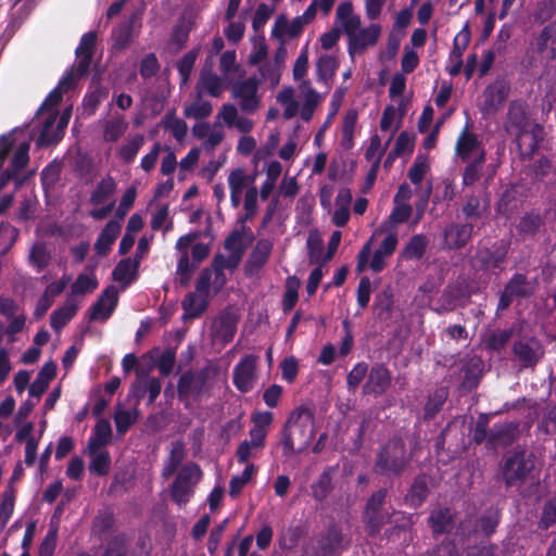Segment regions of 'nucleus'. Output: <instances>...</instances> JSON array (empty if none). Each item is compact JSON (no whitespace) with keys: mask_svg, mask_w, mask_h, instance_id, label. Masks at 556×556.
<instances>
[{"mask_svg":"<svg viewBox=\"0 0 556 556\" xmlns=\"http://www.w3.org/2000/svg\"><path fill=\"white\" fill-rule=\"evenodd\" d=\"M315 435V408L313 405H301L288 417L280 432L279 444L282 456L291 457L301 453L311 444Z\"/></svg>","mask_w":556,"mask_h":556,"instance_id":"f257e3e1","label":"nucleus"},{"mask_svg":"<svg viewBox=\"0 0 556 556\" xmlns=\"http://www.w3.org/2000/svg\"><path fill=\"white\" fill-rule=\"evenodd\" d=\"M414 454L407 448L402 437L393 435L379 446L372 470L376 475L387 478H399L409 467Z\"/></svg>","mask_w":556,"mask_h":556,"instance_id":"f03ea898","label":"nucleus"},{"mask_svg":"<svg viewBox=\"0 0 556 556\" xmlns=\"http://www.w3.org/2000/svg\"><path fill=\"white\" fill-rule=\"evenodd\" d=\"M534 469V458L525 450H516L505 457L502 466L503 480L507 488L522 485Z\"/></svg>","mask_w":556,"mask_h":556,"instance_id":"7ed1b4c3","label":"nucleus"},{"mask_svg":"<svg viewBox=\"0 0 556 556\" xmlns=\"http://www.w3.org/2000/svg\"><path fill=\"white\" fill-rule=\"evenodd\" d=\"M202 476L200 466L188 463L180 468L170 485V498L178 506H185L194 494V486Z\"/></svg>","mask_w":556,"mask_h":556,"instance_id":"20e7f679","label":"nucleus"},{"mask_svg":"<svg viewBox=\"0 0 556 556\" xmlns=\"http://www.w3.org/2000/svg\"><path fill=\"white\" fill-rule=\"evenodd\" d=\"M511 352L520 369H534L544 358L545 348L535 337H527L513 343Z\"/></svg>","mask_w":556,"mask_h":556,"instance_id":"39448f33","label":"nucleus"},{"mask_svg":"<svg viewBox=\"0 0 556 556\" xmlns=\"http://www.w3.org/2000/svg\"><path fill=\"white\" fill-rule=\"evenodd\" d=\"M508 254V244L504 241L495 242L491 248H478L473 262L482 271L502 270Z\"/></svg>","mask_w":556,"mask_h":556,"instance_id":"423d86ee","label":"nucleus"},{"mask_svg":"<svg viewBox=\"0 0 556 556\" xmlns=\"http://www.w3.org/2000/svg\"><path fill=\"white\" fill-rule=\"evenodd\" d=\"M200 236V232L193 231L178 238L175 249L180 253L177 262L176 275L179 285L184 288L189 287L192 279V268L190 266L189 248Z\"/></svg>","mask_w":556,"mask_h":556,"instance_id":"0eeeda50","label":"nucleus"},{"mask_svg":"<svg viewBox=\"0 0 556 556\" xmlns=\"http://www.w3.org/2000/svg\"><path fill=\"white\" fill-rule=\"evenodd\" d=\"M258 86L260 80L255 76L239 80L232 86V97L239 99L242 112L252 114L257 110L260 105Z\"/></svg>","mask_w":556,"mask_h":556,"instance_id":"6e6552de","label":"nucleus"},{"mask_svg":"<svg viewBox=\"0 0 556 556\" xmlns=\"http://www.w3.org/2000/svg\"><path fill=\"white\" fill-rule=\"evenodd\" d=\"M520 434V424L518 421H505L494 424L489 430L486 448H505L516 442Z\"/></svg>","mask_w":556,"mask_h":556,"instance_id":"1a4fd4ad","label":"nucleus"},{"mask_svg":"<svg viewBox=\"0 0 556 556\" xmlns=\"http://www.w3.org/2000/svg\"><path fill=\"white\" fill-rule=\"evenodd\" d=\"M257 359L254 354L244 355L233 368L232 382L241 393H248L254 387Z\"/></svg>","mask_w":556,"mask_h":556,"instance_id":"9d476101","label":"nucleus"},{"mask_svg":"<svg viewBox=\"0 0 556 556\" xmlns=\"http://www.w3.org/2000/svg\"><path fill=\"white\" fill-rule=\"evenodd\" d=\"M532 293L530 283L525 274L516 273L511 276L500 295L496 311L507 309L516 298H528Z\"/></svg>","mask_w":556,"mask_h":556,"instance_id":"9b49d317","label":"nucleus"},{"mask_svg":"<svg viewBox=\"0 0 556 556\" xmlns=\"http://www.w3.org/2000/svg\"><path fill=\"white\" fill-rule=\"evenodd\" d=\"M390 525L392 527L386 530L384 536L393 543L407 546L412 541L413 515L393 511L390 516Z\"/></svg>","mask_w":556,"mask_h":556,"instance_id":"f8f14e48","label":"nucleus"},{"mask_svg":"<svg viewBox=\"0 0 556 556\" xmlns=\"http://www.w3.org/2000/svg\"><path fill=\"white\" fill-rule=\"evenodd\" d=\"M210 378V367L206 366L194 374L192 370L185 371L178 380L177 392L180 400L188 399L190 394L199 396Z\"/></svg>","mask_w":556,"mask_h":556,"instance_id":"ddd939ff","label":"nucleus"},{"mask_svg":"<svg viewBox=\"0 0 556 556\" xmlns=\"http://www.w3.org/2000/svg\"><path fill=\"white\" fill-rule=\"evenodd\" d=\"M118 303V291L115 286H108L89 308L90 320L105 321L113 314Z\"/></svg>","mask_w":556,"mask_h":556,"instance_id":"4468645a","label":"nucleus"},{"mask_svg":"<svg viewBox=\"0 0 556 556\" xmlns=\"http://www.w3.org/2000/svg\"><path fill=\"white\" fill-rule=\"evenodd\" d=\"M273 251V242L269 239H260L256 241L248 260L244 264V274L247 277H254L260 274L268 262Z\"/></svg>","mask_w":556,"mask_h":556,"instance_id":"2eb2a0df","label":"nucleus"},{"mask_svg":"<svg viewBox=\"0 0 556 556\" xmlns=\"http://www.w3.org/2000/svg\"><path fill=\"white\" fill-rule=\"evenodd\" d=\"M391 381L392 377L388 367L384 364H375L370 368L367 381L363 386V393L380 396L388 391Z\"/></svg>","mask_w":556,"mask_h":556,"instance_id":"dca6fc26","label":"nucleus"},{"mask_svg":"<svg viewBox=\"0 0 556 556\" xmlns=\"http://www.w3.org/2000/svg\"><path fill=\"white\" fill-rule=\"evenodd\" d=\"M343 534L341 528L336 525H329L317 539L316 556H336L342 548Z\"/></svg>","mask_w":556,"mask_h":556,"instance_id":"f3484780","label":"nucleus"},{"mask_svg":"<svg viewBox=\"0 0 556 556\" xmlns=\"http://www.w3.org/2000/svg\"><path fill=\"white\" fill-rule=\"evenodd\" d=\"M515 137L520 153L526 157H532L544 140V127L535 123Z\"/></svg>","mask_w":556,"mask_h":556,"instance_id":"a211bd4d","label":"nucleus"},{"mask_svg":"<svg viewBox=\"0 0 556 556\" xmlns=\"http://www.w3.org/2000/svg\"><path fill=\"white\" fill-rule=\"evenodd\" d=\"M472 233L471 223H452L443 230L444 242L450 250H460L471 240Z\"/></svg>","mask_w":556,"mask_h":556,"instance_id":"6ab92c4d","label":"nucleus"},{"mask_svg":"<svg viewBox=\"0 0 556 556\" xmlns=\"http://www.w3.org/2000/svg\"><path fill=\"white\" fill-rule=\"evenodd\" d=\"M380 33L381 27L378 24H371L366 28L359 29L349 39V54L353 58L356 53H363L367 47L377 43Z\"/></svg>","mask_w":556,"mask_h":556,"instance_id":"aec40b11","label":"nucleus"},{"mask_svg":"<svg viewBox=\"0 0 556 556\" xmlns=\"http://www.w3.org/2000/svg\"><path fill=\"white\" fill-rule=\"evenodd\" d=\"M505 128L507 132L515 136L529 128V117L523 103L511 102L509 104Z\"/></svg>","mask_w":556,"mask_h":556,"instance_id":"412c9836","label":"nucleus"},{"mask_svg":"<svg viewBox=\"0 0 556 556\" xmlns=\"http://www.w3.org/2000/svg\"><path fill=\"white\" fill-rule=\"evenodd\" d=\"M122 225L119 220L111 219L101 230L94 243V251L100 256H105L110 253L113 243L119 236Z\"/></svg>","mask_w":556,"mask_h":556,"instance_id":"4be33fe9","label":"nucleus"},{"mask_svg":"<svg viewBox=\"0 0 556 556\" xmlns=\"http://www.w3.org/2000/svg\"><path fill=\"white\" fill-rule=\"evenodd\" d=\"M428 525L434 535L450 533L454 527V515L448 507H439L430 511Z\"/></svg>","mask_w":556,"mask_h":556,"instance_id":"5701e85b","label":"nucleus"},{"mask_svg":"<svg viewBox=\"0 0 556 556\" xmlns=\"http://www.w3.org/2000/svg\"><path fill=\"white\" fill-rule=\"evenodd\" d=\"M536 53L543 55L549 61L556 60V26L548 24L542 28L535 38Z\"/></svg>","mask_w":556,"mask_h":556,"instance_id":"b1692460","label":"nucleus"},{"mask_svg":"<svg viewBox=\"0 0 556 556\" xmlns=\"http://www.w3.org/2000/svg\"><path fill=\"white\" fill-rule=\"evenodd\" d=\"M429 493V477L425 473L418 475L405 495V502L409 506L418 508L425 503Z\"/></svg>","mask_w":556,"mask_h":556,"instance_id":"393cba45","label":"nucleus"},{"mask_svg":"<svg viewBox=\"0 0 556 556\" xmlns=\"http://www.w3.org/2000/svg\"><path fill=\"white\" fill-rule=\"evenodd\" d=\"M181 307L184 320L200 318L208 307V298L199 295L197 292H189L185 295Z\"/></svg>","mask_w":556,"mask_h":556,"instance_id":"a878e982","label":"nucleus"},{"mask_svg":"<svg viewBox=\"0 0 556 556\" xmlns=\"http://www.w3.org/2000/svg\"><path fill=\"white\" fill-rule=\"evenodd\" d=\"M509 93V87L504 81H495L489 85L483 91L484 108L489 111H496L504 104Z\"/></svg>","mask_w":556,"mask_h":556,"instance_id":"bb28decb","label":"nucleus"},{"mask_svg":"<svg viewBox=\"0 0 556 556\" xmlns=\"http://www.w3.org/2000/svg\"><path fill=\"white\" fill-rule=\"evenodd\" d=\"M501 522V511L497 508L490 507L485 509L475 521L473 531L481 533L484 538H490L496 532Z\"/></svg>","mask_w":556,"mask_h":556,"instance_id":"cd10ccee","label":"nucleus"},{"mask_svg":"<svg viewBox=\"0 0 556 556\" xmlns=\"http://www.w3.org/2000/svg\"><path fill=\"white\" fill-rule=\"evenodd\" d=\"M238 319L231 313L225 312L219 315L214 326V337L223 344L232 341L237 331Z\"/></svg>","mask_w":556,"mask_h":556,"instance_id":"c85d7f7f","label":"nucleus"},{"mask_svg":"<svg viewBox=\"0 0 556 556\" xmlns=\"http://www.w3.org/2000/svg\"><path fill=\"white\" fill-rule=\"evenodd\" d=\"M78 304L73 298H68L65 303L54 309L50 316V326L54 331L62 330L71 319L76 315Z\"/></svg>","mask_w":556,"mask_h":556,"instance_id":"c756f323","label":"nucleus"},{"mask_svg":"<svg viewBox=\"0 0 556 556\" xmlns=\"http://www.w3.org/2000/svg\"><path fill=\"white\" fill-rule=\"evenodd\" d=\"M483 363L478 357H472L462 366V388L468 391L476 389L482 377Z\"/></svg>","mask_w":556,"mask_h":556,"instance_id":"7c9ffc66","label":"nucleus"},{"mask_svg":"<svg viewBox=\"0 0 556 556\" xmlns=\"http://www.w3.org/2000/svg\"><path fill=\"white\" fill-rule=\"evenodd\" d=\"M371 307L377 319L381 321L389 320L394 307V294L391 288L378 292Z\"/></svg>","mask_w":556,"mask_h":556,"instance_id":"2f4dec72","label":"nucleus"},{"mask_svg":"<svg viewBox=\"0 0 556 556\" xmlns=\"http://www.w3.org/2000/svg\"><path fill=\"white\" fill-rule=\"evenodd\" d=\"M139 261L131 257L122 258L112 271V278L116 282L129 285L138 278Z\"/></svg>","mask_w":556,"mask_h":556,"instance_id":"473e14b6","label":"nucleus"},{"mask_svg":"<svg viewBox=\"0 0 556 556\" xmlns=\"http://www.w3.org/2000/svg\"><path fill=\"white\" fill-rule=\"evenodd\" d=\"M514 336V328L494 329L482 336L484 349L490 352H500Z\"/></svg>","mask_w":556,"mask_h":556,"instance_id":"72a5a7b5","label":"nucleus"},{"mask_svg":"<svg viewBox=\"0 0 556 556\" xmlns=\"http://www.w3.org/2000/svg\"><path fill=\"white\" fill-rule=\"evenodd\" d=\"M447 397L448 389L446 387L437 388L430 393L424 406V419L432 420L441 412Z\"/></svg>","mask_w":556,"mask_h":556,"instance_id":"f704fd0d","label":"nucleus"},{"mask_svg":"<svg viewBox=\"0 0 556 556\" xmlns=\"http://www.w3.org/2000/svg\"><path fill=\"white\" fill-rule=\"evenodd\" d=\"M480 142L477 135L469 132L467 127H465L457 138L455 151L463 162H467L471 154L478 150Z\"/></svg>","mask_w":556,"mask_h":556,"instance_id":"c9c22d12","label":"nucleus"},{"mask_svg":"<svg viewBox=\"0 0 556 556\" xmlns=\"http://www.w3.org/2000/svg\"><path fill=\"white\" fill-rule=\"evenodd\" d=\"M185 444L181 441H175L172 443V447L169 451V455L164 463L162 469V478L168 479L170 478L179 468L181 463L185 459Z\"/></svg>","mask_w":556,"mask_h":556,"instance_id":"e433bc0d","label":"nucleus"},{"mask_svg":"<svg viewBox=\"0 0 556 556\" xmlns=\"http://www.w3.org/2000/svg\"><path fill=\"white\" fill-rule=\"evenodd\" d=\"M311 490L312 497L316 502H324L333 490L332 469L327 468L326 470H324L318 476L317 480L314 483H312Z\"/></svg>","mask_w":556,"mask_h":556,"instance_id":"4c0bfd02","label":"nucleus"},{"mask_svg":"<svg viewBox=\"0 0 556 556\" xmlns=\"http://www.w3.org/2000/svg\"><path fill=\"white\" fill-rule=\"evenodd\" d=\"M115 190L116 182L110 175H108L98 182L94 190L90 194L89 201L93 205L104 204L115 193Z\"/></svg>","mask_w":556,"mask_h":556,"instance_id":"58836bf2","label":"nucleus"},{"mask_svg":"<svg viewBox=\"0 0 556 556\" xmlns=\"http://www.w3.org/2000/svg\"><path fill=\"white\" fill-rule=\"evenodd\" d=\"M358 114L354 109L348 110L343 117L342 122V139L341 147L345 151H350L353 149L354 142V131L357 124Z\"/></svg>","mask_w":556,"mask_h":556,"instance_id":"ea45409f","label":"nucleus"},{"mask_svg":"<svg viewBox=\"0 0 556 556\" xmlns=\"http://www.w3.org/2000/svg\"><path fill=\"white\" fill-rule=\"evenodd\" d=\"M29 264L37 273L47 268L51 261V252L48 250L46 242H35L29 252Z\"/></svg>","mask_w":556,"mask_h":556,"instance_id":"a19ab883","label":"nucleus"},{"mask_svg":"<svg viewBox=\"0 0 556 556\" xmlns=\"http://www.w3.org/2000/svg\"><path fill=\"white\" fill-rule=\"evenodd\" d=\"M390 516L386 511L378 513H363V522L365 531L370 538H376L384 523H390Z\"/></svg>","mask_w":556,"mask_h":556,"instance_id":"79ce46f5","label":"nucleus"},{"mask_svg":"<svg viewBox=\"0 0 556 556\" xmlns=\"http://www.w3.org/2000/svg\"><path fill=\"white\" fill-rule=\"evenodd\" d=\"M428 247V239L425 235H414L405 248L402 255L406 260H420L424 257Z\"/></svg>","mask_w":556,"mask_h":556,"instance_id":"37998d69","label":"nucleus"},{"mask_svg":"<svg viewBox=\"0 0 556 556\" xmlns=\"http://www.w3.org/2000/svg\"><path fill=\"white\" fill-rule=\"evenodd\" d=\"M139 417L140 412L136 407L131 410L117 408L113 416L117 433L122 435L125 434L129 428L138 421Z\"/></svg>","mask_w":556,"mask_h":556,"instance_id":"c03bdc74","label":"nucleus"},{"mask_svg":"<svg viewBox=\"0 0 556 556\" xmlns=\"http://www.w3.org/2000/svg\"><path fill=\"white\" fill-rule=\"evenodd\" d=\"M197 88H203L211 97L218 98L224 91V83L215 73L203 71Z\"/></svg>","mask_w":556,"mask_h":556,"instance_id":"a18cd8bd","label":"nucleus"},{"mask_svg":"<svg viewBox=\"0 0 556 556\" xmlns=\"http://www.w3.org/2000/svg\"><path fill=\"white\" fill-rule=\"evenodd\" d=\"M485 162V151L481 150L478 156L469 162L463 173V185L472 186L481 177L483 164Z\"/></svg>","mask_w":556,"mask_h":556,"instance_id":"49530a36","label":"nucleus"},{"mask_svg":"<svg viewBox=\"0 0 556 556\" xmlns=\"http://www.w3.org/2000/svg\"><path fill=\"white\" fill-rule=\"evenodd\" d=\"M543 226V218L539 213H526L519 220L517 226L521 235L534 237Z\"/></svg>","mask_w":556,"mask_h":556,"instance_id":"de8ad7c7","label":"nucleus"},{"mask_svg":"<svg viewBox=\"0 0 556 556\" xmlns=\"http://www.w3.org/2000/svg\"><path fill=\"white\" fill-rule=\"evenodd\" d=\"M337 67L336 58L327 54L319 56L316 63L317 79L328 83L334 76Z\"/></svg>","mask_w":556,"mask_h":556,"instance_id":"09e8293b","label":"nucleus"},{"mask_svg":"<svg viewBox=\"0 0 556 556\" xmlns=\"http://www.w3.org/2000/svg\"><path fill=\"white\" fill-rule=\"evenodd\" d=\"M109 96L106 87L98 84L93 90L87 92L83 100L84 110L89 114H93L99 104Z\"/></svg>","mask_w":556,"mask_h":556,"instance_id":"8fccbe9b","label":"nucleus"},{"mask_svg":"<svg viewBox=\"0 0 556 556\" xmlns=\"http://www.w3.org/2000/svg\"><path fill=\"white\" fill-rule=\"evenodd\" d=\"M144 143V136L137 134L118 150V156L125 164L131 163Z\"/></svg>","mask_w":556,"mask_h":556,"instance_id":"3c124183","label":"nucleus"},{"mask_svg":"<svg viewBox=\"0 0 556 556\" xmlns=\"http://www.w3.org/2000/svg\"><path fill=\"white\" fill-rule=\"evenodd\" d=\"M430 169L428 157L426 155H417L412 166L407 172V177L410 182L418 186L422 182L425 175Z\"/></svg>","mask_w":556,"mask_h":556,"instance_id":"603ef678","label":"nucleus"},{"mask_svg":"<svg viewBox=\"0 0 556 556\" xmlns=\"http://www.w3.org/2000/svg\"><path fill=\"white\" fill-rule=\"evenodd\" d=\"M255 472L254 464H248L241 476H233L229 481V495L236 498L240 495L242 489L248 484Z\"/></svg>","mask_w":556,"mask_h":556,"instance_id":"864d4df0","label":"nucleus"},{"mask_svg":"<svg viewBox=\"0 0 556 556\" xmlns=\"http://www.w3.org/2000/svg\"><path fill=\"white\" fill-rule=\"evenodd\" d=\"M486 211V206L482 205L480 198L475 194L469 195L462 207V213L466 219L481 218Z\"/></svg>","mask_w":556,"mask_h":556,"instance_id":"5fc2aeb1","label":"nucleus"},{"mask_svg":"<svg viewBox=\"0 0 556 556\" xmlns=\"http://www.w3.org/2000/svg\"><path fill=\"white\" fill-rule=\"evenodd\" d=\"M59 535V527L56 523L51 522L48 532L38 547L37 556H53Z\"/></svg>","mask_w":556,"mask_h":556,"instance_id":"6e6d98bb","label":"nucleus"},{"mask_svg":"<svg viewBox=\"0 0 556 556\" xmlns=\"http://www.w3.org/2000/svg\"><path fill=\"white\" fill-rule=\"evenodd\" d=\"M114 48L117 50L126 49L132 40V22L129 21L119 25L113 30Z\"/></svg>","mask_w":556,"mask_h":556,"instance_id":"4d7b16f0","label":"nucleus"},{"mask_svg":"<svg viewBox=\"0 0 556 556\" xmlns=\"http://www.w3.org/2000/svg\"><path fill=\"white\" fill-rule=\"evenodd\" d=\"M321 101V97L315 89L306 90L304 94V102L301 108V118L304 122H309L314 115V112Z\"/></svg>","mask_w":556,"mask_h":556,"instance_id":"13d9d810","label":"nucleus"},{"mask_svg":"<svg viewBox=\"0 0 556 556\" xmlns=\"http://www.w3.org/2000/svg\"><path fill=\"white\" fill-rule=\"evenodd\" d=\"M127 124L123 117H113L104 125V139L109 142L117 141L125 132Z\"/></svg>","mask_w":556,"mask_h":556,"instance_id":"bf43d9fd","label":"nucleus"},{"mask_svg":"<svg viewBox=\"0 0 556 556\" xmlns=\"http://www.w3.org/2000/svg\"><path fill=\"white\" fill-rule=\"evenodd\" d=\"M111 457L109 452L102 451L93 454L89 464V470L97 476H106L110 471Z\"/></svg>","mask_w":556,"mask_h":556,"instance_id":"052dcab7","label":"nucleus"},{"mask_svg":"<svg viewBox=\"0 0 556 556\" xmlns=\"http://www.w3.org/2000/svg\"><path fill=\"white\" fill-rule=\"evenodd\" d=\"M556 525V496L545 502L541 517L539 520V528L541 530H548Z\"/></svg>","mask_w":556,"mask_h":556,"instance_id":"680f3d73","label":"nucleus"},{"mask_svg":"<svg viewBox=\"0 0 556 556\" xmlns=\"http://www.w3.org/2000/svg\"><path fill=\"white\" fill-rule=\"evenodd\" d=\"M98 288V280L88 275L80 274L71 287L72 295L91 293Z\"/></svg>","mask_w":556,"mask_h":556,"instance_id":"e2e57ef3","label":"nucleus"},{"mask_svg":"<svg viewBox=\"0 0 556 556\" xmlns=\"http://www.w3.org/2000/svg\"><path fill=\"white\" fill-rule=\"evenodd\" d=\"M15 494L12 490H5L0 503V528H4L14 510Z\"/></svg>","mask_w":556,"mask_h":556,"instance_id":"0e129e2a","label":"nucleus"},{"mask_svg":"<svg viewBox=\"0 0 556 556\" xmlns=\"http://www.w3.org/2000/svg\"><path fill=\"white\" fill-rule=\"evenodd\" d=\"M29 143L28 142H22L17 147L16 151L13 154V157L10 163V168L14 170V173L18 174L21 170H23L29 162Z\"/></svg>","mask_w":556,"mask_h":556,"instance_id":"69168bd1","label":"nucleus"},{"mask_svg":"<svg viewBox=\"0 0 556 556\" xmlns=\"http://www.w3.org/2000/svg\"><path fill=\"white\" fill-rule=\"evenodd\" d=\"M160 63L155 53H148L141 61L139 66L140 76L143 79L154 77L160 71Z\"/></svg>","mask_w":556,"mask_h":556,"instance_id":"338daca9","label":"nucleus"},{"mask_svg":"<svg viewBox=\"0 0 556 556\" xmlns=\"http://www.w3.org/2000/svg\"><path fill=\"white\" fill-rule=\"evenodd\" d=\"M555 14V0H543L538 3V8L534 12V21L539 24H545L546 22L551 21Z\"/></svg>","mask_w":556,"mask_h":556,"instance_id":"774afa93","label":"nucleus"}]
</instances>
